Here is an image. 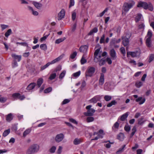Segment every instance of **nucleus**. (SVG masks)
Segmentation results:
<instances>
[{"instance_id": "nucleus-1", "label": "nucleus", "mask_w": 154, "mask_h": 154, "mask_svg": "<svg viewBox=\"0 0 154 154\" xmlns=\"http://www.w3.org/2000/svg\"><path fill=\"white\" fill-rule=\"evenodd\" d=\"M95 51L94 54V60L95 62H99V64L100 66L104 65L105 63V60L104 58H102V57H104L107 54L106 52H104L103 53L100 51L101 47L98 45L95 48Z\"/></svg>"}, {"instance_id": "nucleus-2", "label": "nucleus", "mask_w": 154, "mask_h": 154, "mask_svg": "<svg viewBox=\"0 0 154 154\" xmlns=\"http://www.w3.org/2000/svg\"><path fill=\"white\" fill-rule=\"evenodd\" d=\"M135 4V2L133 0L124 3L122 8V14L125 15L126 13Z\"/></svg>"}, {"instance_id": "nucleus-3", "label": "nucleus", "mask_w": 154, "mask_h": 154, "mask_svg": "<svg viewBox=\"0 0 154 154\" xmlns=\"http://www.w3.org/2000/svg\"><path fill=\"white\" fill-rule=\"evenodd\" d=\"M40 146L37 144H33L30 146L27 149L26 154H34L37 152L39 150Z\"/></svg>"}, {"instance_id": "nucleus-4", "label": "nucleus", "mask_w": 154, "mask_h": 154, "mask_svg": "<svg viewBox=\"0 0 154 154\" xmlns=\"http://www.w3.org/2000/svg\"><path fill=\"white\" fill-rule=\"evenodd\" d=\"M96 71L95 68L92 66H89L87 68L85 73V75L86 78L87 77H91L93 76Z\"/></svg>"}, {"instance_id": "nucleus-5", "label": "nucleus", "mask_w": 154, "mask_h": 154, "mask_svg": "<svg viewBox=\"0 0 154 154\" xmlns=\"http://www.w3.org/2000/svg\"><path fill=\"white\" fill-rule=\"evenodd\" d=\"M138 7H142L144 9H149L150 11L153 10L152 6L151 4H148L146 2L140 1L138 3L137 5Z\"/></svg>"}, {"instance_id": "nucleus-6", "label": "nucleus", "mask_w": 154, "mask_h": 154, "mask_svg": "<svg viewBox=\"0 0 154 154\" xmlns=\"http://www.w3.org/2000/svg\"><path fill=\"white\" fill-rule=\"evenodd\" d=\"M92 106L91 105H89L86 107V108L87 110V111L86 112L84 113L85 116H92L93 115L95 110L94 109L91 108Z\"/></svg>"}, {"instance_id": "nucleus-7", "label": "nucleus", "mask_w": 154, "mask_h": 154, "mask_svg": "<svg viewBox=\"0 0 154 154\" xmlns=\"http://www.w3.org/2000/svg\"><path fill=\"white\" fill-rule=\"evenodd\" d=\"M65 137L64 135L62 133L58 134L55 137V141L57 143L62 142Z\"/></svg>"}, {"instance_id": "nucleus-8", "label": "nucleus", "mask_w": 154, "mask_h": 154, "mask_svg": "<svg viewBox=\"0 0 154 154\" xmlns=\"http://www.w3.org/2000/svg\"><path fill=\"white\" fill-rule=\"evenodd\" d=\"M140 54V52L139 51H136L134 52H127V56L128 57L131 55L132 57H139Z\"/></svg>"}, {"instance_id": "nucleus-9", "label": "nucleus", "mask_w": 154, "mask_h": 154, "mask_svg": "<svg viewBox=\"0 0 154 154\" xmlns=\"http://www.w3.org/2000/svg\"><path fill=\"white\" fill-rule=\"evenodd\" d=\"M133 97L136 98L135 101L137 102H139V104L140 105L143 104L145 101L146 100L144 98H143L142 97H139L138 98V96L137 95H134Z\"/></svg>"}, {"instance_id": "nucleus-10", "label": "nucleus", "mask_w": 154, "mask_h": 154, "mask_svg": "<svg viewBox=\"0 0 154 154\" xmlns=\"http://www.w3.org/2000/svg\"><path fill=\"white\" fill-rule=\"evenodd\" d=\"M101 98V96L100 95H96L90 100L89 101L90 103H96L97 101H100Z\"/></svg>"}, {"instance_id": "nucleus-11", "label": "nucleus", "mask_w": 154, "mask_h": 154, "mask_svg": "<svg viewBox=\"0 0 154 154\" xmlns=\"http://www.w3.org/2000/svg\"><path fill=\"white\" fill-rule=\"evenodd\" d=\"M64 54H62L60 56L55 59L54 60H52L51 62H50V64H54L60 60L64 57Z\"/></svg>"}, {"instance_id": "nucleus-12", "label": "nucleus", "mask_w": 154, "mask_h": 154, "mask_svg": "<svg viewBox=\"0 0 154 154\" xmlns=\"http://www.w3.org/2000/svg\"><path fill=\"white\" fill-rule=\"evenodd\" d=\"M110 55L112 59L114 60L116 58V53L114 49H112L110 50Z\"/></svg>"}, {"instance_id": "nucleus-13", "label": "nucleus", "mask_w": 154, "mask_h": 154, "mask_svg": "<svg viewBox=\"0 0 154 154\" xmlns=\"http://www.w3.org/2000/svg\"><path fill=\"white\" fill-rule=\"evenodd\" d=\"M104 134L103 133V130L101 129L100 130L99 132V134L98 136L97 137H96L94 139L92 140H97L99 138H102Z\"/></svg>"}, {"instance_id": "nucleus-14", "label": "nucleus", "mask_w": 154, "mask_h": 154, "mask_svg": "<svg viewBox=\"0 0 154 154\" xmlns=\"http://www.w3.org/2000/svg\"><path fill=\"white\" fill-rule=\"evenodd\" d=\"M65 14V11L63 9L61 10L58 14V20H60L63 18Z\"/></svg>"}, {"instance_id": "nucleus-15", "label": "nucleus", "mask_w": 154, "mask_h": 154, "mask_svg": "<svg viewBox=\"0 0 154 154\" xmlns=\"http://www.w3.org/2000/svg\"><path fill=\"white\" fill-rule=\"evenodd\" d=\"M104 75L103 73H100V75L99 80V85H102L104 83Z\"/></svg>"}, {"instance_id": "nucleus-16", "label": "nucleus", "mask_w": 154, "mask_h": 154, "mask_svg": "<svg viewBox=\"0 0 154 154\" xmlns=\"http://www.w3.org/2000/svg\"><path fill=\"white\" fill-rule=\"evenodd\" d=\"M81 74V72L80 71H79L77 72L74 73L71 75V79H77L80 75Z\"/></svg>"}, {"instance_id": "nucleus-17", "label": "nucleus", "mask_w": 154, "mask_h": 154, "mask_svg": "<svg viewBox=\"0 0 154 154\" xmlns=\"http://www.w3.org/2000/svg\"><path fill=\"white\" fill-rule=\"evenodd\" d=\"M88 47L87 45H83L81 46L79 50L80 52L85 53L87 51Z\"/></svg>"}, {"instance_id": "nucleus-18", "label": "nucleus", "mask_w": 154, "mask_h": 154, "mask_svg": "<svg viewBox=\"0 0 154 154\" xmlns=\"http://www.w3.org/2000/svg\"><path fill=\"white\" fill-rule=\"evenodd\" d=\"M32 4L38 9H40L42 6V4L35 1H32Z\"/></svg>"}, {"instance_id": "nucleus-19", "label": "nucleus", "mask_w": 154, "mask_h": 154, "mask_svg": "<svg viewBox=\"0 0 154 154\" xmlns=\"http://www.w3.org/2000/svg\"><path fill=\"white\" fill-rule=\"evenodd\" d=\"M12 57L14 59V60H17L18 62L20 61L21 59V56L15 54H11Z\"/></svg>"}, {"instance_id": "nucleus-20", "label": "nucleus", "mask_w": 154, "mask_h": 154, "mask_svg": "<svg viewBox=\"0 0 154 154\" xmlns=\"http://www.w3.org/2000/svg\"><path fill=\"white\" fill-rule=\"evenodd\" d=\"M36 86V83L34 82L30 84L27 87L26 89L28 91H30L33 89Z\"/></svg>"}, {"instance_id": "nucleus-21", "label": "nucleus", "mask_w": 154, "mask_h": 154, "mask_svg": "<svg viewBox=\"0 0 154 154\" xmlns=\"http://www.w3.org/2000/svg\"><path fill=\"white\" fill-rule=\"evenodd\" d=\"M28 8L29 10L31 11V12L33 15H34V16H37L38 15V12L36 11H34L32 7L29 6H28Z\"/></svg>"}, {"instance_id": "nucleus-22", "label": "nucleus", "mask_w": 154, "mask_h": 154, "mask_svg": "<svg viewBox=\"0 0 154 154\" xmlns=\"http://www.w3.org/2000/svg\"><path fill=\"white\" fill-rule=\"evenodd\" d=\"M6 120L8 122H10L13 119V114L11 113H10L6 116Z\"/></svg>"}, {"instance_id": "nucleus-23", "label": "nucleus", "mask_w": 154, "mask_h": 154, "mask_svg": "<svg viewBox=\"0 0 154 154\" xmlns=\"http://www.w3.org/2000/svg\"><path fill=\"white\" fill-rule=\"evenodd\" d=\"M143 18L142 16L140 14H138L135 17V21L136 22H137L140 20H141Z\"/></svg>"}, {"instance_id": "nucleus-24", "label": "nucleus", "mask_w": 154, "mask_h": 154, "mask_svg": "<svg viewBox=\"0 0 154 154\" xmlns=\"http://www.w3.org/2000/svg\"><path fill=\"white\" fill-rule=\"evenodd\" d=\"M43 82V79L42 78H40L38 79L37 82L36 86L38 88H40Z\"/></svg>"}, {"instance_id": "nucleus-25", "label": "nucleus", "mask_w": 154, "mask_h": 154, "mask_svg": "<svg viewBox=\"0 0 154 154\" xmlns=\"http://www.w3.org/2000/svg\"><path fill=\"white\" fill-rule=\"evenodd\" d=\"M122 44L125 46H127L129 44V39L126 38L122 37Z\"/></svg>"}, {"instance_id": "nucleus-26", "label": "nucleus", "mask_w": 154, "mask_h": 154, "mask_svg": "<svg viewBox=\"0 0 154 154\" xmlns=\"http://www.w3.org/2000/svg\"><path fill=\"white\" fill-rule=\"evenodd\" d=\"M85 54H84L82 56L80 60L81 63V64H84L87 62V60L85 59Z\"/></svg>"}, {"instance_id": "nucleus-27", "label": "nucleus", "mask_w": 154, "mask_h": 154, "mask_svg": "<svg viewBox=\"0 0 154 154\" xmlns=\"http://www.w3.org/2000/svg\"><path fill=\"white\" fill-rule=\"evenodd\" d=\"M31 130L32 129L31 128H29L26 129L23 132V136L24 137H25L31 132Z\"/></svg>"}, {"instance_id": "nucleus-28", "label": "nucleus", "mask_w": 154, "mask_h": 154, "mask_svg": "<svg viewBox=\"0 0 154 154\" xmlns=\"http://www.w3.org/2000/svg\"><path fill=\"white\" fill-rule=\"evenodd\" d=\"M124 138V135L122 133H120L117 136V138L120 140L122 141Z\"/></svg>"}, {"instance_id": "nucleus-29", "label": "nucleus", "mask_w": 154, "mask_h": 154, "mask_svg": "<svg viewBox=\"0 0 154 154\" xmlns=\"http://www.w3.org/2000/svg\"><path fill=\"white\" fill-rule=\"evenodd\" d=\"M128 114V112H126L122 115L121 117V120L122 121H124L127 118Z\"/></svg>"}, {"instance_id": "nucleus-30", "label": "nucleus", "mask_w": 154, "mask_h": 154, "mask_svg": "<svg viewBox=\"0 0 154 154\" xmlns=\"http://www.w3.org/2000/svg\"><path fill=\"white\" fill-rule=\"evenodd\" d=\"M66 38L65 37H64L63 38H59L57 39L55 41V43L57 44H59L60 42H63L64 41L65 39H66Z\"/></svg>"}, {"instance_id": "nucleus-31", "label": "nucleus", "mask_w": 154, "mask_h": 154, "mask_svg": "<svg viewBox=\"0 0 154 154\" xmlns=\"http://www.w3.org/2000/svg\"><path fill=\"white\" fill-rule=\"evenodd\" d=\"M98 31V29L97 28L95 27L91 30L88 33V35H91L94 33H96Z\"/></svg>"}, {"instance_id": "nucleus-32", "label": "nucleus", "mask_w": 154, "mask_h": 154, "mask_svg": "<svg viewBox=\"0 0 154 154\" xmlns=\"http://www.w3.org/2000/svg\"><path fill=\"white\" fill-rule=\"evenodd\" d=\"M152 36V33L151 31L150 30H149L148 32L147 33V35L146 37V39H150Z\"/></svg>"}, {"instance_id": "nucleus-33", "label": "nucleus", "mask_w": 154, "mask_h": 154, "mask_svg": "<svg viewBox=\"0 0 154 154\" xmlns=\"http://www.w3.org/2000/svg\"><path fill=\"white\" fill-rule=\"evenodd\" d=\"M82 140L81 139L75 138L74 140L73 143L75 145H78L82 142Z\"/></svg>"}, {"instance_id": "nucleus-34", "label": "nucleus", "mask_w": 154, "mask_h": 154, "mask_svg": "<svg viewBox=\"0 0 154 154\" xmlns=\"http://www.w3.org/2000/svg\"><path fill=\"white\" fill-rule=\"evenodd\" d=\"M77 54V52L76 51H74L72 52L70 55V58L72 59H73L75 58Z\"/></svg>"}, {"instance_id": "nucleus-35", "label": "nucleus", "mask_w": 154, "mask_h": 154, "mask_svg": "<svg viewBox=\"0 0 154 154\" xmlns=\"http://www.w3.org/2000/svg\"><path fill=\"white\" fill-rule=\"evenodd\" d=\"M56 149V147L54 146H52L49 149V152L51 153H54Z\"/></svg>"}, {"instance_id": "nucleus-36", "label": "nucleus", "mask_w": 154, "mask_h": 154, "mask_svg": "<svg viewBox=\"0 0 154 154\" xmlns=\"http://www.w3.org/2000/svg\"><path fill=\"white\" fill-rule=\"evenodd\" d=\"M119 126V123L117 122H116L114 125L112 127L113 130L118 129Z\"/></svg>"}, {"instance_id": "nucleus-37", "label": "nucleus", "mask_w": 154, "mask_h": 154, "mask_svg": "<svg viewBox=\"0 0 154 154\" xmlns=\"http://www.w3.org/2000/svg\"><path fill=\"white\" fill-rule=\"evenodd\" d=\"M66 74V71L63 70L60 74L59 76V79H61L64 77Z\"/></svg>"}, {"instance_id": "nucleus-38", "label": "nucleus", "mask_w": 154, "mask_h": 154, "mask_svg": "<svg viewBox=\"0 0 154 154\" xmlns=\"http://www.w3.org/2000/svg\"><path fill=\"white\" fill-rule=\"evenodd\" d=\"M19 96H20V94L19 93H14L12 95V97L14 100L15 99H18Z\"/></svg>"}, {"instance_id": "nucleus-39", "label": "nucleus", "mask_w": 154, "mask_h": 154, "mask_svg": "<svg viewBox=\"0 0 154 154\" xmlns=\"http://www.w3.org/2000/svg\"><path fill=\"white\" fill-rule=\"evenodd\" d=\"M145 27V25L143 23L139 24L138 26V29L140 31H143Z\"/></svg>"}, {"instance_id": "nucleus-40", "label": "nucleus", "mask_w": 154, "mask_h": 154, "mask_svg": "<svg viewBox=\"0 0 154 154\" xmlns=\"http://www.w3.org/2000/svg\"><path fill=\"white\" fill-rule=\"evenodd\" d=\"M117 103V102L115 100L112 101L110 103H108L107 106L108 107H110L112 105H115Z\"/></svg>"}, {"instance_id": "nucleus-41", "label": "nucleus", "mask_w": 154, "mask_h": 154, "mask_svg": "<svg viewBox=\"0 0 154 154\" xmlns=\"http://www.w3.org/2000/svg\"><path fill=\"white\" fill-rule=\"evenodd\" d=\"M146 45L148 47H151V39H146Z\"/></svg>"}, {"instance_id": "nucleus-42", "label": "nucleus", "mask_w": 154, "mask_h": 154, "mask_svg": "<svg viewBox=\"0 0 154 154\" xmlns=\"http://www.w3.org/2000/svg\"><path fill=\"white\" fill-rule=\"evenodd\" d=\"M137 131L136 128L134 126L133 127L132 129V132L130 135V137H132L134 135L135 132Z\"/></svg>"}, {"instance_id": "nucleus-43", "label": "nucleus", "mask_w": 154, "mask_h": 154, "mask_svg": "<svg viewBox=\"0 0 154 154\" xmlns=\"http://www.w3.org/2000/svg\"><path fill=\"white\" fill-rule=\"evenodd\" d=\"M135 86L137 88H139L143 85V83L140 81H137L135 83Z\"/></svg>"}, {"instance_id": "nucleus-44", "label": "nucleus", "mask_w": 154, "mask_h": 154, "mask_svg": "<svg viewBox=\"0 0 154 154\" xmlns=\"http://www.w3.org/2000/svg\"><path fill=\"white\" fill-rule=\"evenodd\" d=\"M10 129L5 130L3 134V136L5 137L6 136L10 133Z\"/></svg>"}, {"instance_id": "nucleus-45", "label": "nucleus", "mask_w": 154, "mask_h": 154, "mask_svg": "<svg viewBox=\"0 0 154 154\" xmlns=\"http://www.w3.org/2000/svg\"><path fill=\"white\" fill-rule=\"evenodd\" d=\"M40 48L42 50L46 51L47 49V46L46 44H41L40 45Z\"/></svg>"}, {"instance_id": "nucleus-46", "label": "nucleus", "mask_w": 154, "mask_h": 154, "mask_svg": "<svg viewBox=\"0 0 154 154\" xmlns=\"http://www.w3.org/2000/svg\"><path fill=\"white\" fill-rule=\"evenodd\" d=\"M50 65H51V64H50V62H48L46 65H45L43 66H42L41 67V70H43L45 69L47 67H48Z\"/></svg>"}, {"instance_id": "nucleus-47", "label": "nucleus", "mask_w": 154, "mask_h": 154, "mask_svg": "<svg viewBox=\"0 0 154 154\" xmlns=\"http://www.w3.org/2000/svg\"><path fill=\"white\" fill-rule=\"evenodd\" d=\"M56 76V74L55 73H53L51 74L50 76L49 77V79L51 80L53 79H54Z\"/></svg>"}, {"instance_id": "nucleus-48", "label": "nucleus", "mask_w": 154, "mask_h": 154, "mask_svg": "<svg viewBox=\"0 0 154 154\" xmlns=\"http://www.w3.org/2000/svg\"><path fill=\"white\" fill-rule=\"evenodd\" d=\"M12 31L11 29H9L6 32L5 34V36L6 37H8L11 34Z\"/></svg>"}, {"instance_id": "nucleus-49", "label": "nucleus", "mask_w": 154, "mask_h": 154, "mask_svg": "<svg viewBox=\"0 0 154 154\" xmlns=\"http://www.w3.org/2000/svg\"><path fill=\"white\" fill-rule=\"evenodd\" d=\"M76 13L75 10H74L72 12V20H75L76 18Z\"/></svg>"}, {"instance_id": "nucleus-50", "label": "nucleus", "mask_w": 154, "mask_h": 154, "mask_svg": "<svg viewBox=\"0 0 154 154\" xmlns=\"http://www.w3.org/2000/svg\"><path fill=\"white\" fill-rule=\"evenodd\" d=\"M16 44L17 45H20L24 46H26L28 47V44L26 43V42H17L16 43Z\"/></svg>"}, {"instance_id": "nucleus-51", "label": "nucleus", "mask_w": 154, "mask_h": 154, "mask_svg": "<svg viewBox=\"0 0 154 154\" xmlns=\"http://www.w3.org/2000/svg\"><path fill=\"white\" fill-rule=\"evenodd\" d=\"M94 120V118L92 117H87L86 121L88 122H93Z\"/></svg>"}, {"instance_id": "nucleus-52", "label": "nucleus", "mask_w": 154, "mask_h": 154, "mask_svg": "<svg viewBox=\"0 0 154 154\" xmlns=\"http://www.w3.org/2000/svg\"><path fill=\"white\" fill-rule=\"evenodd\" d=\"M131 35V34L130 33L128 32L126 33L125 35H124L122 37L126 38L129 39L130 38Z\"/></svg>"}, {"instance_id": "nucleus-53", "label": "nucleus", "mask_w": 154, "mask_h": 154, "mask_svg": "<svg viewBox=\"0 0 154 154\" xmlns=\"http://www.w3.org/2000/svg\"><path fill=\"white\" fill-rule=\"evenodd\" d=\"M154 59V54H150L149 60V62L150 63Z\"/></svg>"}, {"instance_id": "nucleus-54", "label": "nucleus", "mask_w": 154, "mask_h": 154, "mask_svg": "<svg viewBox=\"0 0 154 154\" xmlns=\"http://www.w3.org/2000/svg\"><path fill=\"white\" fill-rule=\"evenodd\" d=\"M108 11V8H106L102 12L99 14L97 16V17H102L104 14L105 12H106Z\"/></svg>"}, {"instance_id": "nucleus-55", "label": "nucleus", "mask_w": 154, "mask_h": 154, "mask_svg": "<svg viewBox=\"0 0 154 154\" xmlns=\"http://www.w3.org/2000/svg\"><path fill=\"white\" fill-rule=\"evenodd\" d=\"M104 99L106 101H107L110 100L111 99L112 97L110 96L106 95L104 97Z\"/></svg>"}, {"instance_id": "nucleus-56", "label": "nucleus", "mask_w": 154, "mask_h": 154, "mask_svg": "<svg viewBox=\"0 0 154 154\" xmlns=\"http://www.w3.org/2000/svg\"><path fill=\"white\" fill-rule=\"evenodd\" d=\"M21 4H27L29 3L28 1H29L28 0H19Z\"/></svg>"}, {"instance_id": "nucleus-57", "label": "nucleus", "mask_w": 154, "mask_h": 154, "mask_svg": "<svg viewBox=\"0 0 154 154\" xmlns=\"http://www.w3.org/2000/svg\"><path fill=\"white\" fill-rule=\"evenodd\" d=\"M63 149V147L61 146H59L58 147V149L57 150V152L58 154H60L62 152Z\"/></svg>"}, {"instance_id": "nucleus-58", "label": "nucleus", "mask_w": 154, "mask_h": 154, "mask_svg": "<svg viewBox=\"0 0 154 154\" xmlns=\"http://www.w3.org/2000/svg\"><path fill=\"white\" fill-rule=\"evenodd\" d=\"M131 129L130 126L128 125H126L124 127L125 130L127 132H129Z\"/></svg>"}, {"instance_id": "nucleus-59", "label": "nucleus", "mask_w": 154, "mask_h": 154, "mask_svg": "<svg viewBox=\"0 0 154 154\" xmlns=\"http://www.w3.org/2000/svg\"><path fill=\"white\" fill-rule=\"evenodd\" d=\"M80 2L82 3V5L85 6L87 3V2L86 0H79Z\"/></svg>"}, {"instance_id": "nucleus-60", "label": "nucleus", "mask_w": 154, "mask_h": 154, "mask_svg": "<svg viewBox=\"0 0 154 154\" xmlns=\"http://www.w3.org/2000/svg\"><path fill=\"white\" fill-rule=\"evenodd\" d=\"M52 90V88L51 87H49L47 88V89H45L44 90V93H47L50 92H51Z\"/></svg>"}, {"instance_id": "nucleus-61", "label": "nucleus", "mask_w": 154, "mask_h": 154, "mask_svg": "<svg viewBox=\"0 0 154 154\" xmlns=\"http://www.w3.org/2000/svg\"><path fill=\"white\" fill-rule=\"evenodd\" d=\"M7 100V98L5 97H0V102L3 103L5 102Z\"/></svg>"}, {"instance_id": "nucleus-62", "label": "nucleus", "mask_w": 154, "mask_h": 154, "mask_svg": "<svg viewBox=\"0 0 154 154\" xmlns=\"http://www.w3.org/2000/svg\"><path fill=\"white\" fill-rule=\"evenodd\" d=\"M113 143H110L109 141L108 143L104 144V146L107 148H109L111 147V144H113Z\"/></svg>"}, {"instance_id": "nucleus-63", "label": "nucleus", "mask_w": 154, "mask_h": 154, "mask_svg": "<svg viewBox=\"0 0 154 154\" xmlns=\"http://www.w3.org/2000/svg\"><path fill=\"white\" fill-rule=\"evenodd\" d=\"M0 26L2 30L7 28L8 27V25L3 24H1Z\"/></svg>"}, {"instance_id": "nucleus-64", "label": "nucleus", "mask_w": 154, "mask_h": 154, "mask_svg": "<svg viewBox=\"0 0 154 154\" xmlns=\"http://www.w3.org/2000/svg\"><path fill=\"white\" fill-rule=\"evenodd\" d=\"M105 37V35L104 34H103L102 36L101 37L100 40V43H102L104 42V38Z\"/></svg>"}]
</instances>
